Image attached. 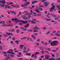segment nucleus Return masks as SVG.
Here are the masks:
<instances>
[{
	"instance_id": "nucleus-1",
	"label": "nucleus",
	"mask_w": 60,
	"mask_h": 60,
	"mask_svg": "<svg viewBox=\"0 0 60 60\" xmlns=\"http://www.w3.org/2000/svg\"><path fill=\"white\" fill-rule=\"evenodd\" d=\"M49 43H50V45L51 46H55L56 45V43L58 42V41H54L51 42V40H50L49 41Z\"/></svg>"
},
{
	"instance_id": "nucleus-2",
	"label": "nucleus",
	"mask_w": 60,
	"mask_h": 60,
	"mask_svg": "<svg viewBox=\"0 0 60 60\" xmlns=\"http://www.w3.org/2000/svg\"><path fill=\"white\" fill-rule=\"evenodd\" d=\"M22 22V23L25 24V23H26L27 22V21H25L22 20H19L18 19H17L16 21V23H18V22Z\"/></svg>"
},
{
	"instance_id": "nucleus-3",
	"label": "nucleus",
	"mask_w": 60,
	"mask_h": 60,
	"mask_svg": "<svg viewBox=\"0 0 60 60\" xmlns=\"http://www.w3.org/2000/svg\"><path fill=\"white\" fill-rule=\"evenodd\" d=\"M13 50L12 49H9V51L7 52V53L9 54H15V53H13V52L12 51Z\"/></svg>"
},
{
	"instance_id": "nucleus-4",
	"label": "nucleus",
	"mask_w": 60,
	"mask_h": 60,
	"mask_svg": "<svg viewBox=\"0 0 60 60\" xmlns=\"http://www.w3.org/2000/svg\"><path fill=\"white\" fill-rule=\"evenodd\" d=\"M55 8V6H52L50 9V10H49V11H50V12H52L53 11V10H54Z\"/></svg>"
},
{
	"instance_id": "nucleus-5",
	"label": "nucleus",
	"mask_w": 60,
	"mask_h": 60,
	"mask_svg": "<svg viewBox=\"0 0 60 60\" xmlns=\"http://www.w3.org/2000/svg\"><path fill=\"white\" fill-rule=\"evenodd\" d=\"M30 13L29 14H28V17L25 16V18H23V19H29V18H31V16H30Z\"/></svg>"
},
{
	"instance_id": "nucleus-6",
	"label": "nucleus",
	"mask_w": 60,
	"mask_h": 60,
	"mask_svg": "<svg viewBox=\"0 0 60 60\" xmlns=\"http://www.w3.org/2000/svg\"><path fill=\"white\" fill-rule=\"evenodd\" d=\"M24 45L23 44H22L21 45H20L19 46V48L20 49H23V47H24Z\"/></svg>"
},
{
	"instance_id": "nucleus-7",
	"label": "nucleus",
	"mask_w": 60,
	"mask_h": 60,
	"mask_svg": "<svg viewBox=\"0 0 60 60\" xmlns=\"http://www.w3.org/2000/svg\"><path fill=\"white\" fill-rule=\"evenodd\" d=\"M49 4V2H45L43 3V4H44L45 5V6H48V4Z\"/></svg>"
},
{
	"instance_id": "nucleus-8",
	"label": "nucleus",
	"mask_w": 60,
	"mask_h": 60,
	"mask_svg": "<svg viewBox=\"0 0 60 60\" xmlns=\"http://www.w3.org/2000/svg\"><path fill=\"white\" fill-rule=\"evenodd\" d=\"M26 47L25 46L24 47L23 49V50L22 51H23V53H26Z\"/></svg>"
},
{
	"instance_id": "nucleus-9",
	"label": "nucleus",
	"mask_w": 60,
	"mask_h": 60,
	"mask_svg": "<svg viewBox=\"0 0 60 60\" xmlns=\"http://www.w3.org/2000/svg\"><path fill=\"white\" fill-rule=\"evenodd\" d=\"M32 20H33L32 21L33 22V24H35L36 23L35 22H37V20L35 19H32Z\"/></svg>"
},
{
	"instance_id": "nucleus-10",
	"label": "nucleus",
	"mask_w": 60,
	"mask_h": 60,
	"mask_svg": "<svg viewBox=\"0 0 60 60\" xmlns=\"http://www.w3.org/2000/svg\"><path fill=\"white\" fill-rule=\"evenodd\" d=\"M30 4V2H27L25 3V6H27V5H29Z\"/></svg>"
},
{
	"instance_id": "nucleus-11",
	"label": "nucleus",
	"mask_w": 60,
	"mask_h": 60,
	"mask_svg": "<svg viewBox=\"0 0 60 60\" xmlns=\"http://www.w3.org/2000/svg\"><path fill=\"white\" fill-rule=\"evenodd\" d=\"M32 37L33 38V40H36V37H35V36H34V35H31Z\"/></svg>"
},
{
	"instance_id": "nucleus-12",
	"label": "nucleus",
	"mask_w": 60,
	"mask_h": 60,
	"mask_svg": "<svg viewBox=\"0 0 60 60\" xmlns=\"http://www.w3.org/2000/svg\"><path fill=\"white\" fill-rule=\"evenodd\" d=\"M0 2L1 3H2L3 4H5V1L4 0H3V1L0 0Z\"/></svg>"
},
{
	"instance_id": "nucleus-13",
	"label": "nucleus",
	"mask_w": 60,
	"mask_h": 60,
	"mask_svg": "<svg viewBox=\"0 0 60 60\" xmlns=\"http://www.w3.org/2000/svg\"><path fill=\"white\" fill-rule=\"evenodd\" d=\"M33 28L34 30H39L40 29V28H38L37 27H33Z\"/></svg>"
},
{
	"instance_id": "nucleus-14",
	"label": "nucleus",
	"mask_w": 60,
	"mask_h": 60,
	"mask_svg": "<svg viewBox=\"0 0 60 60\" xmlns=\"http://www.w3.org/2000/svg\"><path fill=\"white\" fill-rule=\"evenodd\" d=\"M5 5V4H0V6L2 7H4Z\"/></svg>"
},
{
	"instance_id": "nucleus-15",
	"label": "nucleus",
	"mask_w": 60,
	"mask_h": 60,
	"mask_svg": "<svg viewBox=\"0 0 60 60\" xmlns=\"http://www.w3.org/2000/svg\"><path fill=\"white\" fill-rule=\"evenodd\" d=\"M3 26H7V24H5V22H4V21H3Z\"/></svg>"
},
{
	"instance_id": "nucleus-16",
	"label": "nucleus",
	"mask_w": 60,
	"mask_h": 60,
	"mask_svg": "<svg viewBox=\"0 0 60 60\" xmlns=\"http://www.w3.org/2000/svg\"><path fill=\"white\" fill-rule=\"evenodd\" d=\"M56 8L58 10H60V6L58 5L56 6Z\"/></svg>"
},
{
	"instance_id": "nucleus-17",
	"label": "nucleus",
	"mask_w": 60,
	"mask_h": 60,
	"mask_svg": "<svg viewBox=\"0 0 60 60\" xmlns=\"http://www.w3.org/2000/svg\"><path fill=\"white\" fill-rule=\"evenodd\" d=\"M29 26V24H27L26 26L24 27V28H27V27H28Z\"/></svg>"
},
{
	"instance_id": "nucleus-18",
	"label": "nucleus",
	"mask_w": 60,
	"mask_h": 60,
	"mask_svg": "<svg viewBox=\"0 0 60 60\" xmlns=\"http://www.w3.org/2000/svg\"><path fill=\"white\" fill-rule=\"evenodd\" d=\"M29 51H30V49H28L26 50L25 53H26V52H28Z\"/></svg>"
},
{
	"instance_id": "nucleus-19",
	"label": "nucleus",
	"mask_w": 60,
	"mask_h": 60,
	"mask_svg": "<svg viewBox=\"0 0 60 60\" xmlns=\"http://www.w3.org/2000/svg\"><path fill=\"white\" fill-rule=\"evenodd\" d=\"M33 14H34V16H36V13H35V12H33V13H30V14H33Z\"/></svg>"
},
{
	"instance_id": "nucleus-20",
	"label": "nucleus",
	"mask_w": 60,
	"mask_h": 60,
	"mask_svg": "<svg viewBox=\"0 0 60 60\" xmlns=\"http://www.w3.org/2000/svg\"><path fill=\"white\" fill-rule=\"evenodd\" d=\"M45 20H46V21H50V20H51V19H45Z\"/></svg>"
},
{
	"instance_id": "nucleus-21",
	"label": "nucleus",
	"mask_w": 60,
	"mask_h": 60,
	"mask_svg": "<svg viewBox=\"0 0 60 60\" xmlns=\"http://www.w3.org/2000/svg\"><path fill=\"white\" fill-rule=\"evenodd\" d=\"M50 33V31H49L46 33V34L47 35H48V34H49Z\"/></svg>"
},
{
	"instance_id": "nucleus-22",
	"label": "nucleus",
	"mask_w": 60,
	"mask_h": 60,
	"mask_svg": "<svg viewBox=\"0 0 60 60\" xmlns=\"http://www.w3.org/2000/svg\"><path fill=\"white\" fill-rule=\"evenodd\" d=\"M23 14H25V13H28V11H25L22 13Z\"/></svg>"
},
{
	"instance_id": "nucleus-23",
	"label": "nucleus",
	"mask_w": 60,
	"mask_h": 60,
	"mask_svg": "<svg viewBox=\"0 0 60 60\" xmlns=\"http://www.w3.org/2000/svg\"><path fill=\"white\" fill-rule=\"evenodd\" d=\"M11 20H13H13L17 21V18L13 19H12Z\"/></svg>"
},
{
	"instance_id": "nucleus-24",
	"label": "nucleus",
	"mask_w": 60,
	"mask_h": 60,
	"mask_svg": "<svg viewBox=\"0 0 60 60\" xmlns=\"http://www.w3.org/2000/svg\"><path fill=\"white\" fill-rule=\"evenodd\" d=\"M10 31H11V32H14L15 30L14 29L10 30Z\"/></svg>"
},
{
	"instance_id": "nucleus-25",
	"label": "nucleus",
	"mask_w": 60,
	"mask_h": 60,
	"mask_svg": "<svg viewBox=\"0 0 60 60\" xmlns=\"http://www.w3.org/2000/svg\"><path fill=\"white\" fill-rule=\"evenodd\" d=\"M12 38H11V36H9L8 38L7 39V40H8V39H11Z\"/></svg>"
},
{
	"instance_id": "nucleus-26",
	"label": "nucleus",
	"mask_w": 60,
	"mask_h": 60,
	"mask_svg": "<svg viewBox=\"0 0 60 60\" xmlns=\"http://www.w3.org/2000/svg\"><path fill=\"white\" fill-rule=\"evenodd\" d=\"M26 39V37H24L23 38H21V40H23V39Z\"/></svg>"
},
{
	"instance_id": "nucleus-27",
	"label": "nucleus",
	"mask_w": 60,
	"mask_h": 60,
	"mask_svg": "<svg viewBox=\"0 0 60 60\" xmlns=\"http://www.w3.org/2000/svg\"><path fill=\"white\" fill-rule=\"evenodd\" d=\"M36 41H37V42H40V39H37Z\"/></svg>"
},
{
	"instance_id": "nucleus-28",
	"label": "nucleus",
	"mask_w": 60,
	"mask_h": 60,
	"mask_svg": "<svg viewBox=\"0 0 60 60\" xmlns=\"http://www.w3.org/2000/svg\"><path fill=\"white\" fill-rule=\"evenodd\" d=\"M21 6L22 7H25V6H25V4L24 5H21Z\"/></svg>"
},
{
	"instance_id": "nucleus-29",
	"label": "nucleus",
	"mask_w": 60,
	"mask_h": 60,
	"mask_svg": "<svg viewBox=\"0 0 60 60\" xmlns=\"http://www.w3.org/2000/svg\"><path fill=\"white\" fill-rule=\"evenodd\" d=\"M27 31L28 32H32L33 30H27Z\"/></svg>"
},
{
	"instance_id": "nucleus-30",
	"label": "nucleus",
	"mask_w": 60,
	"mask_h": 60,
	"mask_svg": "<svg viewBox=\"0 0 60 60\" xmlns=\"http://www.w3.org/2000/svg\"><path fill=\"white\" fill-rule=\"evenodd\" d=\"M27 30V28H23V31H26V30Z\"/></svg>"
},
{
	"instance_id": "nucleus-31",
	"label": "nucleus",
	"mask_w": 60,
	"mask_h": 60,
	"mask_svg": "<svg viewBox=\"0 0 60 60\" xmlns=\"http://www.w3.org/2000/svg\"><path fill=\"white\" fill-rule=\"evenodd\" d=\"M3 48L2 46L0 47V50H3Z\"/></svg>"
},
{
	"instance_id": "nucleus-32",
	"label": "nucleus",
	"mask_w": 60,
	"mask_h": 60,
	"mask_svg": "<svg viewBox=\"0 0 60 60\" xmlns=\"http://www.w3.org/2000/svg\"><path fill=\"white\" fill-rule=\"evenodd\" d=\"M56 36H60V34H56Z\"/></svg>"
},
{
	"instance_id": "nucleus-33",
	"label": "nucleus",
	"mask_w": 60,
	"mask_h": 60,
	"mask_svg": "<svg viewBox=\"0 0 60 60\" xmlns=\"http://www.w3.org/2000/svg\"><path fill=\"white\" fill-rule=\"evenodd\" d=\"M15 8H18V7H19V6L18 5H15Z\"/></svg>"
},
{
	"instance_id": "nucleus-34",
	"label": "nucleus",
	"mask_w": 60,
	"mask_h": 60,
	"mask_svg": "<svg viewBox=\"0 0 60 60\" xmlns=\"http://www.w3.org/2000/svg\"><path fill=\"white\" fill-rule=\"evenodd\" d=\"M10 56H11V57H14V55H12V54H10Z\"/></svg>"
},
{
	"instance_id": "nucleus-35",
	"label": "nucleus",
	"mask_w": 60,
	"mask_h": 60,
	"mask_svg": "<svg viewBox=\"0 0 60 60\" xmlns=\"http://www.w3.org/2000/svg\"><path fill=\"white\" fill-rule=\"evenodd\" d=\"M6 34L8 35H10V33H6Z\"/></svg>"
},
{
	"instance_id": "nucleus-36",
	"label": "nucleus",
	"mask_w": 60,
	"mask_h": 60,
	"mask_svg": "<svg viewBox=\"0 0 60 60\" xmlns=\"http://www.w3.org/2000/svg\"><path fill=\"white\" fill-rule=\"evenodd\" d=\"M19 30H16V32L17 33H19Z\"/></svg>"
},
{
	"instance_id": "nucleus-37",
	"label": "nucleus",
	"mask_w": 60,
	"mask_h": 60,
	"mask_svg": "<svg viewBox=\"0 0 60 60\" xmlns=\"http://www.w3.org/2000/svg\"><path fill=\"white\" fill-rule=\"evenodd\" d=\"M39 11H42V9L41 8H39Z\"/></svg>"
},
{
	"instance_id": "nucleus-38",
	"label": "nucleus",
	"mask_w": 60,
	"mask_h": 60,
	"mask_svg": "<svg viewBox=\"0 0 60 60\" xmlns=\"http://www.w3.org/2000/svg\"><path fill=\"white\" fill-rule=\"evenodd\" d=\"M27 14H27H27H26L24 15L23 16V17H24V18H25V17H26L25 16H26V15H27Z\"/></svg>"
},
{
	"instance_id": "nucleus-39",
	"label": "nucleus",
	"mask_w": 60,
	"mask_h": 60,
	"mask_svg": "<svg viewBox=\"0 0 60 60\" xmlns=\"http://www.w3.org/2000/svg\"><path fill=\"white\" fill-rule=\"evenodd\" d=\"M39 52H36V53H35V55H37V54H39Z\"/></svg>"
},
{
	"instance_id": "nucleus-40",
	"label": "nucleus",
	"mask_w": 60,
	"mask_h": 60,
	"mask_svg": "<svg viewBox=\"0 0 60 60\" xmlns=\"http://www.w3.org/2000/svg\"><path fill=\"white\" fill-rule=\"evenodd\" d=\"M19 41H20L19 40H17L15 41V42H19Z\"/></svg>"
},
{
	"instance_id": "nucleus-41",
	"label": "nucleus",
	"mask_w": 60,
	"mask_h": 60,
	"mask_svg": "<svg viewBox=\"0 0 60 60\" xmlns=\"http://www.w3.org/2000/svg\"><path fill=\"white\" fill-rule=\"evenodd\" d=\"M3 36H5V37H8V36L7 35H5V34H3Z\"/></svg>"
},
{
	"instance_id": "nucleus-42",
	"label": "nucleus",
	"mask_w": 60,
	"mask_h": 60,
	"mask_svg": "<svg viewBox=\"0 0 60 60\" xmlns=\"http://www.w3.org/2000/svg\"><path fill=\"white\" fill-rule=\"evenodd\" d=\"M46 17L47 18H50V17L49 15H47L46 16Z\"/></svg>"
},
{
	"instance_id": "nucleus-43",
	"label": "nucleus",
	"mask_w": 60,
	"mask_h": 60,
	"mask_svg": "<svg viewBox=\"0 0 60 60\" xmlns=\"http://www.w3.org/2000/svg\"><path fill=\"white\" fill-rule=\"evenodd\" d=\"M41 53L42 54H44V51H41Z\"/></svg>"
},
{
	"instance_id": "nucleus-44",
	"label": "nucleus",
	"mask_w": 60,
	"mask_h": 60,
	"mask_svg": "<svg viewBox=\"0 0 60 60\" xmlns=\"http://www.w3.org/2000/svg\"><path fill=\"white\" fill-rule=\"evenodd\" d=\"M51 4H52V6H55V5H54V3H52Z\"/></svg>"
},
{
	"instance_id": "nucleus-45",
	"label": "nucleus",
	"mask_w": 60,
	"mask_h": 60,
	"mask_svg": "<svg viewBox=\"0 0 60 60\" xmlns=\"http://www.w3.org/2000/svg\"><path fill=\"white\" fill-rule=\"evenodd\" d=\"M36 12H39V10H38L37 9L36 10Z\"/></svg>"
},
{
	"instance_id": "nucleus-46",
	"label": "nucleus",
	"mask_w": 60,
	"mask_h": 60,
	"mask_svg": "<svg viewBox=\"0 0 60 60\" xmlns=\"http://www.w3.org/2000/svg\"><path fill=\"white\" fill-rule=\"evenodd\" d=\"M36 45H37V46H38L39 45V43H36Z\"/></svg>"
},
{
	"instance_id": "nucleus-47",
	"label": "nucleus",
	"mask_w": 60,
	"mask_h": 60,
	"mask_svg": "<svg viewBox=\"0 0 60 60\" xmlns=\"http://www.w3.org/2000/svg\"><path fill=\"white\" fill-rule=\"evenodd\" d=\"M12 40L13 41H15V38L14 37L12 38Z\"/></svg>"
},
{
	"instance_id": "nucleus-48",
	"label": "nucleus",
	"mask_w": 60,
	"mask_h": 60,
	"mask_svg": "<svg viewBox=\"0 0 60 60\" xmlns=\"http://www.w3.org/2000/svg\"><path fill=\"white\" fill-rule=\"evenodd\" d=\"M7 11L8 12V14H10V12H11V11Z\"/></svg>"
},
{
	"instance_id": "nucleus-49",
	"label": "nucleus",
	"mask_w": 60,
	"mask_h": 60,
	"mask_svg": "<svg viewBox=\"0 0 60 60\" xmlns=\"http://www.w3.org/2000/svg\"><path fill=\"white\" fill-rule=\"evenodd\" d=\"M29 21L30 22H31V24H33V21H31L30 20H29Z\"/></svg>"
},
{
	"instance_id": "nucleus-50",
	"label": "nucleus",
	"mask_w": 60,
	"mask_h": 60,
	"mask_svg": "<svg viewBox=\"0 0 60 60\" xmlns=\"http://www.w3.org/2000/svg\"><path fill=\"white\" fill-rule=\"evenodd\" d=\"M8 6V5H6L5 6V8H6V9L7 8V7Z\"/></svg>"
},
{
	"instance_id": "nucleus-51",
	"label": "nucleus",
	"mask_w": 60,
	"mask_h": 60,
	"mask_svg": "<svg viewBox=\"0 0 60 60\" xmlns=\"http://www.w3.org/2000/svg\"><path fill=\"white\" fill-rule=\"evenodd\" d=\"M32 4H35V1H33L32 2Z\"/></svg>"
},
{
	"instance_id": "nucleus-52",
	"label": "nucleus",
	"mask_w": 60,
	"mask_h": 60,
	"mask_svg": "<svg viewBox=\"0 0 60 60\" xmlns=\"http://www.w3.org/2000/svg\"><path fill=\"white\" fill-rule=\"evenodd\" d=\"M46 0H41V1L42 2H44Z\"/></svg>"
},
{
	"instance_id": "nucleus-53",
	"label": "nucleus",
	"mask_w": 60,
	"mask_h": 60,
	"mask_svg": "<svg viewBox=\"0 0 60 60\" xmlns=\"http://www.w3.org/2000/svg\"><path fill=\"white\" fill-rule=\"evenodd\" d=\"M19 60H23V58H20L19 59Z\"/></svg>"
},
{
	"instance_id": "nucleus-54",
	"label": "nucleus",
	"mask_w": 60,
	"mask_h": 60,
	"mask_svg": "<svg viewBox=\"0 0 60 60\" xmlns=\"http://www.w3.org/2000/svg\"><path fill=\"white\" fill-rule=\"evenodd\" d=\"M39 7H43V6L42 5H41L39 6Z\"/></svg>"
},
{
	"instance_id": "nucleus-55",
	"label": "nucleus",
	"mask_w": 60,
	"mask_h": 60,
	"mask_svg": "<svg viewBox=\"0 0 60 60\" xmlns=\"http://www.w3.org/2000/svg\"><path fill=\"white\" fill-rule=\"evenodd\" d=\"M46 29V27H44L43 28V30H45Z\"/></svg>"
},
{
	"instance_id": "nucleus-56",
	"label": "nucleus",
	"mask_w": 60,
	"mask_h": 60,
	"mask_svg": "<svg viewBox=\"0 0 60 60\" xmlns=\"http://www.w3.org/2000/svg\"><path fill=\"white\" fill-rule=\"evenodd\" d=\"M10 12H11V13H15V12H14L13 11H10Z\"/></svg>"
},
{
	"instance_id": "nucleus-57",
	"label": "nucleus",
	"mask_w": 60,
	"mask_h": 60,
	"mask_svg": "<svg viewBox=\"0 0 60 60\" xmlns=\"http://www.w3.org/2000/svg\"><path fill=\"white\" fill-rule=\"evenodd\" d=\"M41 43H42L43 44V45H44V42L43 41H42L41 42Z\"/></svg>"
},
{
	"instance_id": "nucleus-58",
	"label": "nucleus",
	"mask_w": 60,
	"mask_h": 60,
	"mask_svg": "<svg viewBox=\"0 0 60 60\" xmlns=\"http://www.w3.org/2000/svg\"><path fill=\"white\" fill-rule=\"evenodd\" d=\"M34 55H32L31 56V58H32L33 57H34Z\"/></svg>"
},
{
	"instance_id": "nucleus-59",
	"label": "nucleus",
	"mask_w": 60,
	"mask_h": 60,
	"mask_svg": "<svg viewBox=\"0 0 60 60\" xmlns=\"http://www.w3.org/2000/svg\"><path fill=\"white\" fill-rule=\"evenodd\" d=\"M38 32V31L35 30L34 31V32Z\"/></svg>"
},
{
	"instance_id": "nucleus-60",
	"label": "nucleus",
	"mask_w": 60,
	"mask_h": 60,
	"mask_svg": "<svg viewBox=\"0 0 60 60\" xmlns=\"http://www.w3.org/2000/svg\"><path fill=\"white\" fill-rule=\"evenodd\" d=\"M41 15L40 14H38L37 15V16H41Z\"/></svg>"
},
{
	"instance_id": "nucleus-61",
	"label": "nucleus",
	"mask_w": 60,
	"mask_h": 60,
	"mask_svg": "<svg viewBox=\"0 0 60 60\" xmlns=\"http://www.w3.org/2000/svg\"><path fill=\"white\" fill-rule=\"evenodd\" d=\"M34 34V35H37L38 34H37V33H35Z\"/></svg>"
},
{
	"instance_id": "nucleus-62",
	"label": "nucleus",
	"mask_w": 60,
	"mask_h": 60,
	"mask_svg": "<svg viewBox=\"0 0 60 60\" xmlns=\"http://www.w3.org/2000/svg\"><path fill=\"white\" fill-rule=\"evenodd\" d=\"M35 3H38V1H35Z\"/></svg>"
},
{
	"instance_id": "nucleus-63",
	"label": "nucleus",
	"mask_w": 60,
	"mask_h": 60,
	"mask_svg": "<svg viewBox=\"0 0 60 60\" xmlns=\"http://www.w3.org/2000/svg\"><path fill=\"white\" fill-rule=\"evenodd\" d=\"M4 56H8L6 55V54H4Z\"/></svg>"
},
{
	"instance_id": "nucleus-64",
	"label": "nucleus",
	"mask_w": 60,
	"mask_h": 60,
	"mask_svg": "<svg viewBox=\"0 0 60 60\" xmlns=\"http://www.w3.org/2000/svg\"><path fill=\"white\" fill-rule=\"evenodd\" d=\"M45 58L46 59H48L49 58V57H48L47 56H46L45 57Z\"/></svg>"
}]
</instances>
